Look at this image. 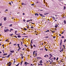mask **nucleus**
<instances>
[{"mask_svg":"<svg viewBox=\"0 0 66 66\" xmlns=\"http://www.w3.org/2000/svg\"><path fill=\"white\" fill-rule=\"evenodd\" d=\"M35 55H36V56H37V53H35Z\"/></svg>","mask_w":66,"mask_h":66,"instance_id":"23","label":"nucleus"},{"mask_svg":"<svg viewBox=\"0 0 66 66\" xmlns=\"http://www.w3.org/2000/svg\"><path fill=\"white\" fill-rule=\"evenodd\" d=\"M49 37L48 36H46L45 37V38H48Z\"/></svg>","mask_w":66,"mask_h":66,"instance_id":"38","label":"nucleus"},{"mask_svg":"<svg viewBox=\"0 0 66 66\" xmlns=\"http://www.w3.org/2000/svg\"><path fill=\"white\" fill-rule=\"evenodd\" d=\"M14 37H16V38H17V36H15Z\"/></svg>","mask_w":66,"mask_h":66,"instance_id":"58","label":"nucleus"},{"mask_svg":"<svg viewBox=\"0 0 66 66\" xmlns=\"http://www.w3.org/2000/svg\"><path fill=\"white\" fill-rule=\"evenodd\" d=\"M19 50H20V48L18 49V50L17 51L18 52L19 51Z\"/></svg>","mask_w":66,"mask_h":66,"instance_id":"26","label":"nucleus"},{"mask_svg":"<svg viewBox=\"0 0 66 66\" xmlns=\"http://www.w3.org/2000/svg\"><path fill=\"white\" fill-rule=\"evenodd\" d=\"M39 15H40V16H43V15H42V14H40L39 13Z\"/></svg>","mask_w":66,"mask_h":66,"instance_id":"36","label":"nucleus"},{"mask_svg":"<svg viewBox=\"0 0 66 66\" xmlns=\"http://www.w3.org/2000/svg\"><path fill=\"white\" fill-rule=\"evenodd\" d=\"M42 61H42V60H41L39 62V63H42Z\"/></svg>","mask_w":66,"mask_h":66,"instance_id":"15","label":"nucleus"},{"mask_svg":"<svg viewBox=\"0 0 66 66\" xmlns=\"http://www.w3.org/2000/svg\"><path fill=\"white\" fill-rule=\"evenodd\" d=\"M23 62V61H22V62H21L20 64L21 65H22V63Z\"/></svg>","mask_w":66,"mask_h":66,"instance_id":"22","label":"nucleus"},{"mask_svg":"<svg viewBox=\"0 0 66 66\" xmlns=\"http://www.w3.org/2000/svg\"><path fill=\"white\" fill-rule=\"evenodd\" d=\"M58 59H59V57H57L56 59V61H57V60H58Z\"/></svg>","mask_w":66,"mask_h":66,"instance_id":"27","label":"nucleus"},{"mask_svg":"<svg viewBox=\"0 0 66 66\" xmlns=\"http://www.w3.org/2000/svg\"><path fill=\"white\" fill-rule=\"evenodd\" d=\"M16 44H14V45H13L14 46H15V45H16Z\"/></svg>","mask_w":66,"mask_h":66,"instance_id":"57","label":"nucleus"},{"mask_svg":"<svg viewBox=\"0 0 66 66\" xmlns=\"http://www.w3.org/2000/svg\"><path fill=\"white\" fill-rule=\"evenodd\" d=\"M62 44V42H60V45H61V44Z\"/></svg>","mask_w":66,"mask_h":66,"instance_id":"21","label":"nucleus"},{"mask_svg":"<svg viewBox=\"0 0 66 66\" xmlns=\"http://www.w3.org/2000/svg\"><path fill=\"white\" fill-rule=\"evenodd\" d=\"M64 23L65 24H66V20H64L63 21Z\"/></svg>","mask_w":66,"mask_h":66,"instance_id":"10","label":"nucleus"},{"mask_svg":"<svg viewBox=\"0 0 66 66\" xmlns=\"http://www.w3.org/2000/svg\"><path fill=\"white\" fill-rule=\"evenodd\" d=\"M10 30H11V31H13V29H10Z\"/></svg>","mask_w":66,"mask_h":66,"instance_id":"42","label":"nucleus"},{"mask_svg":"<svg viewBox=\"0 0 66 66\" xmlns=\"http://www.w3.org/2000/svg\"><path fill=\"white\" fill-rule=\"evenodd\" d=\"M27 62H25V63H24V64H25V65H26V66H27Z\"/></svg>","mask_w":66,"mask_h":66,"instance_id":"11","label":"nucleus"},{"mask_svg":"<svg viewBox=\"0 0 66 66\" xmlns=\"http://www.w3.org/2000/svg\"><path fill=\"white\" fill-rule=\"evenodd\" d=\"M12 35H13V34H10L9 35L10 36H12Z\"/></svg>","mask_w":66,"mask_h":66,"instance_id":"20","label":"nucleus"},{"mask_svg":"<svg viewBox=\"0 0 66 66\" xmlns=\"http://www.w3.org/2000/svg\"><path fill=\"white\" fill-rule=\"evenodd\" d=\"M7 40H5V42H7Z\"/></svg>","mask_w":66,"mask_h":66,"instance_id":"63","label":"nucleus"},{"mask_svg":"<svg viewBox=\"0 0 66 66\" xmlns=\"http://www.w3.org/2000/svg\"><path fill=\"white\" fill-rule=\"evenodd\" d=\"M4 31L5 32H6L7 31H9V29H5L4 30Z\"/></svg>","mask_w":66,"mask_h":66,"instance_id":"1","label":"nucleus"},{"mask_svg":"<svg viewBox=\"0 0 66 66\" xmlns=\"http://www.w3.org/2000/svg\"><path fill=\"white\" fill-rule=\"evenodd\" d=\"M8 56H10V55H8Z\"/></svg>","mask_w":66,"mask_h":66,"instance_id":"64","label":"nucleus"},{"mask_svg":"<svg viewBox=\"0 0 66 66\" xmlns=\"http://www.w3.org/2000/svg\"><path fill=\"white\" fill-rule=\"evenodd\" d=\"M44 57H48V55L47 54L45 55Z\"/></svg>","mask_w":66,"mask_h":66,"instance_id":"2","label":"nucleus"},{"mask_svg":"<svg viewBox=\"0 0 66 66\" xmlns=\"http://www.w3.org/2000/svg\"><path fill=\"white\" fill-rule=\"evenodd\" d=\"M27 37V36H23V37Z\"/></svg>","mask_w":66,"mask_h":66,"instance_id":"45","label":"nucleus"},{"mask_svg":"<svg viewBox=\"0 0 66 66\" xmlns=\"http://www.w3.org/2000/svg\"><path fill=\"white\" fill-rule=\"evenodd\" d=\"M34 4H32L31 5L33 6V5H34Z\"/></svg>","mask_w":66,"mask_h":66,"instance_id":"41","label":"nucleus"},{"mask_svg":"<svg viewBox=\"0 0 66 66\" xmlns=\"http://www.w3.org/2000/svg\"><path fill=\"white\" fill-rule=\"evenodd\" d=\"M53 59H54V60H55V59H56L55 57H54V58H53Z\"/></svg>","mask_w":66,"mask_h":66,"instance_id":"34","label":"nucleus"},{"mask_svg":"<svg viewBox=\"0 0 66 66\" xmlns=\"http://www.w3.org/2000/svg\"><path fill=\"white\" fill-rule=\"evenodd\" d=\"M33 39H32L31 40V44H33V43L32 42L33 41Z\"/></svg>","mask_w":66,"mask_h":66,"instance_id":"14","label":"nucleus"},{"mask_svg":"<svg viewBox=\"0 0 66 66\" xmlns=\"http://www.w3.org/2000/svg\"><path fill=\"white\" fill-rule=\"evenodd\" d=\"M31 48H33V46H31Z\"/></svg>","mask_w":66,"mask_h":66,"instance_id":"61","label":"nucleus"},{"mask_svg":"<svg viewBox=\"0 0 66 66\" xmlns=\"http://www.w3.org/2000/svg\"><path fill=\"white\" fill-rule=\"evenodd\" d=\"M4 21H6L7 20V19L6 18V17H5L3 18Z\"/></svg>","mask_w":66,"mask_h":66,"instance_id":"4","label":"nucleus"},{"mask_svg":"<svg viewBox=\"0 0 66 66\" xmlns=\"http://www.w3.org/2000/svg\"><path fill=\"white\" fill-rule=\"evenodd\" d=\"M53 38H55V36H53Z\"/></svg>","mask_w":66,"mask_h":66,"instance_id":"51","label":"nucleus"},{"mask_svg":"<svg viewBox=\"0 0 66 66\" xmlns=\"http://www.w3.org/2000/svg\"><path fill=\"white\" fill-rule=\"evenodd\" d=\"M11 26H12V24H10L9 25V27H11Z\"/></svg>","mask_w":66,"mask_h":66,"instance_id":"28","label":"nucleus"},{"mask_svg":"<svg viewBox=\"0 0 66 66\" xmlns=\"http://www.w3.org/2000/svg\"><path fill=\"white\" fill-rule=\"evenodd\" d=\"M65 9H66V7L65 6H64V10Z\"/></svg>","mask_w":66,"mask_h":66,"instance_id":"29","label":"nucleus"},{"mask_svg":"<svg viewBox=\"0 0 66 66\" xmlns=\"http://www.w3.org/2000/svg\"><path fill=\"white\" fill-rule=\"evenodd\" d=\"M20 56H21V57H22L23 56L22 54H21L20 55Z\"/></svg>","mask_w":66,"mask_h":66,"instance_id":"25","label":"nucleus"},{"mask_svg":"<svg viewBox=\"0 0 66 66\" xmlns=\"http://www.w3.org/2000/svg\"><path fill=\"white\" fill-rule=\"evenodd\" d=\"M38 15H39V14H37V13H35V15L36 16H38Z\"/></svg>","mask_w":66,"mask_h":66,"instance_id":"6","label":"nucleus"},{"mask_svg":"<svg viewBox=\"0 0 66 66\" xmlns=\"http://www.w3.org/2000/svg\"><path fill=\"white\" fill-rule=\"evenodd\" d=\"M38 64L39 66V65H40V66H42V65H43V64L41 63L39 64V63H38Z\"/></svg>","mask_w":66,"mask_h":66,"instance_id":"5","label":"nucleus"},{"mask_svg":"<svg viewBox=\"0 0 66 66\" xmlns=\"http://www.w3.org/2000/svg\"><path fill=\"white\" fill-rule=\"evenodd\" d=\"M30 21V20H27V21H26L27 22H29V21Z\"/></svg>","mask_w":66,"mask_h":66,"instance_id":"18","label":"nucleus"},{"mask_svg":"<svg viewBox=\"0 0 66 66\" xmlns=\"http://www.w3.org/2000/svg\"><path fill=\"white\" fill-rule=\"evenodd\" d=\"M11 64H9L8 66H11Z\"/></svg>","mask_w":66,"mask_h":66,"instance_id":"47","label":"nucleus"},{"mask_svg":"<svg viewBox=\"0 0 66 66\" xmlns=\"http://www.w3.org/2000/svg\"><path fill=\"white\" fill-rule=\"evenodd\" d=\"M17 37H18L19 38V37H21V36L20 35H18Z\"/></svg>","mask_w":66,"mask_h":66,"instance_id":"17","label":"nucleus"},{"mask_svg":"<svg viewBox=\"0 0 66 66\" xmlns=\"http://www.w3.org/2000/svg\"><path fill=\"white\" fill-rule=\"evenodd\" d=\"M61 38H64V36H62L61 37Z\"/></svg>","mask_w":66,"mask_h":66,"instance_id":"19","label":"nucleus"},{"mask_svg":"<svg viewBox=\"0 0 66 66\" xmlns=\"http://www.w3.org/2000/svg\"><path fill=\"white\" fill-rule=\"evenodd\" d=\"M18 46H19V44H17Z\"/></svg>","mask_w":66,"mask_h":66,"instance_id":"49","label":"nucleus"},{"mask_svg":"<svg viewBox=\"0 0 66 66\" xmlns=\"http://www.w3.org/2000/svg\"><path fill=\"white\" fill-rule=\"evenodd\" d=\"M24 46H25V47H27V46L26 44L24 45Z\"/></svg>","mask_w":66,"mask_h":66,"instance_id":"52","label":"nucleus"},{"mask_svg":"<svg viewBox=\"0 0 66 66\" xmlns=\"http://www.w3.org/2000/svg\"><path fill=\"white\" fill-rule=\"evenodd\" d=\"M24 3H22V4H21L22 5H23L24 4Z\"/></svg>","mask_w":66,"mask_h":66,"instance_id":"24","label":"nucleus"},{"mask_svg":"<svg viewBox=\"0 0 66 66\" xmlns=\"http://www.w3.org/2000/svg\"><path fill=\"white\" fill-rule=\"evenodd\" d=\"M36 3H38V2L37 1L36 2Z\"/></svg>","mask_w":66,"mask_h":66,"instance_id":"53","label":"nucleus"},{"mask_svg":"<svg viewBox=\"0 0 66 66\" xmlns=\"http://www.w3.org/2000/svg\"><path fill=\"white\" fill-rule=\"evenodd\" d=\"M50 60H53V58H52V59H50Z\"/></svg>","mask_w":66,"mask_h":66,"instance_id":"60","label":"nucleus"},{"mask_svg":"<svg viewBox=\"0 0 66 66\" xmlns=\"http://www.w3.org/2000/svg\"><path fill=\"white\" fill-rule=\"evenodd\" d=\"M33 46L34 47H36V46H35V45L33 44Z\"/></svg>","mask_w":66,"mask_h":66,"instance_id":"33","label":"nucleus"},{"mask_svg":"<svg viewBox=\"0 0 66 66\" xmlns=\"http://www.w3.org/2000/svg\"><path fill=\"white\" fill-rule=\"evenodd\" d=\"M17 31H15V34L16 35H19V34H16V33H17Z\"/></svg>","mask_w":66,"mask_h":66,"instance_id":"3","label":"nucleus"},{"mask_svg":"<svg viewBox=\"0 0 66 66\" xmlns=\"http://www.w3.org/2000/svg\"><path fill=\"white\" fill-rule=\"evenodd\" d=\"M24 29L25 31H26V30H27V29L26 28H24Z\"/></svg>","mask_w":66,"mask_h":66,"instance_id":"30","label":"nucleus"},{"mask_svg":"<svg viewBox=\"0 0 66 66\" xmlns=\"http://www.w3.org/2000/svg\"><path fill=\"white\" fill-rule=\"evenodd\" d=\"M66 42V39H64V43H65Z\"/></svg>","mask_w":66,"mask_h":66,"instance_id":"46","label":"nucleus"},{"mask_svg":"<svg viewBox=\"0 0 66 66\" xmlns=\"http://www.w3.org/2000/svg\"><path fill=\"white\" fill-rule=\"evenodd\" d=\"M11 62H9V64H11Z\"/></svg>","mask_w":66,"mask_h":66,"instance_id":"55","label":"nucleus"},{"mask_svg":"<svg viewBox=\"0 0 66 66\" xmlns=\"http://www.w3.org/2000/svg\"><path fill=\"white\" fill-rule=\"evenodd\" d=\"M35 52H36V51H35L34 52H33V53H35Z\"/></svg>","mask_w":66,"mask_h":66,"instance_id":"56","label":"nucleus"},{"mask_svg":"<svg viewBox=\"0 0 66 66\" xmlns=\"http://www.w3.org/2000/svg\"><path fill=\"white\" fill-rule=\"evenodd\" d=\"M7 55V54L5 53V54H3V56H4V55Z\"/></svg>","mask_w":66,"mask_h":66,"instance_id":"8","label":"nucleus"},{"mask_svg":"<svg viewBox=\"0 0 66 66\" xmlns=\"http://www.w3.org/2000/svg\"><path fill=\"white\" fill-rule=\"evenodd\" d=\"M2 23H0V26H2Z\"/></svg>","mask_w":66,"mask_h":66,"instance_id":"32","label":"nucleus"},{"mask_svg":"<svg viewBox=\"0 0 66 66\" xmlns=\"http://www.w3.org/2000/svg\"><path fill=\"white\" fill-rule=\"evenodd\" d=\"M51 57H49V59H51Z\"/></svg>","mask_w":66,"mask_h":66,"instance_id":"39","label":"nucleus"},{"mask_svg":"<svg viewBox=\"0 0 66 66\" xmlns=\"http://www.w3.org/2000/svg\"><path fill=\"white\" fill-rule=\"evenodd\" d=\"M60 51H63V48L62 50H61Z\"/></svg>","mask_w":66,"mask_h":66,"instance_id":"43","label":"nucleus"},{"mask_svg":"<svg viewBox=\"0 0 66 66\" xmlns=\"http://www.w3.org/2000/svg\"><path fill=\"white\" fill-rule=\"evenodd\" d=\"M49 32V30H48L45 31V32Z\"/></svg>","mask_w":66,"mask_h":66,"instance_id":"16","label":"nucleus"},{"mask_svg":"<svg viewBox=\"0 0 66 66\" xmlns=\"http://www.w3.org/2000/svg\"><path fill=\"white\" fill-rule=\"evenodd\" d=\"M24 14H24V13H23V15H24Z\"/></svg>","mask_w":66,"mask_h":66,"instance_id":"50","label":"nucleus"},{"mask_svg":"<svg viewBox=\"0 0 66 66\" xmlns=\"http://www.w3.org/2000/svg\"><path fill=\"white\" fill-rule=\"evenodd\" d=\"M52 17V18H54L53 19H55V18L53 16Z\"/></svg>","mask_w":66,"mask_h":66,"instance_id":"54","label":"nucleus"},{"mask_svg":"<svg viewBox=\"0 0 66 66\" xmlns=\"http://www.w3.org/2000/svg\"><path fill=\"white\" fill-rule=\"evenodd\" d=\"M23 20L24 21V22H25V21H26V20H25V19H24Z\"/></svg>","mask_w":66,"mask_h":66,"instance_id":"44","label":"nucleus"},{"mask_svg":"<svg viewBox=\"0 0 66 66\" xmlns=\"http://www.w3.org/2000/svg\"><path fill=\"white\" fill-rule=\"evenodd\" d=\"M45 49L46 50V51H47V49H46V48H45Z\"/></svg>","mask_w":66,"mask_h":66,"instance_id":"31","label":"nucleus"},{"mask_svg":"<svg viewBox=\"0 0 66 66\" xmlns=\"http://www.w3.org/2000/svg\"><path fill=\"white\" fill-rule=\"evenodd\" d=\"M31 29H33V27L31 26Z\"/></svg>","mask_w":66,"mask_h":66,"instance_id":"35","label":"nucleus"},{"mask_svg":"<svg viewBox=\"0 0 66 66\" xmlns=\"http://www.w3.org/2000/svg\"><path fill=\"white\" fill-rule=\"evenodd\" d=\"M57 24L56 25H55V28H57Z\"/></svg>","mask_w":66,"mask_h":66,"instance_id":"9","label":"nucleus"},{"mask_svg":"<svg viewBox=\"0 0 66 66\" xmlns=\"http://www.w3.org/2000/svg\"><path fill=\"white\" fill-rule=\"evenodd\" d=\"M52 64H54V65H56V63H55V62H52Z\"/></svg>","mask_w":66,"mask_h":66,"instance_id":"13","label":"nucleus"},{"mask_svg":"<svg viewBox=\"0 0 66 66\" xmlns=\"http://www.w3.org/2000/svg\"><path fill=\"white\" fill-rule=\"evenodd\" d=\"M8 11V10L7 9H6L5 10L6 11Z\"/></svg>","mask_w":66,"mask_h":66,"instance_id":"59","label":"nucleus"},{"mask_svg":"<svg viewBox=\"0 0 66 66\" xmlns=\"http://www.w3.org/2000/svg\"><path fill=\"white\" fill-rule=\"evenodd\" d=\"M50 57H52V55L51 54H50Z\"/></svg>","mask_w":66,"mask_h":66,"instance_id":"12","label":"nucleus"},{"mask_svg":"<svg viewBox=\"0 0 66 66\" xmlns=\"http://www.w3.org/2000/svg\"><path fill=\"white\" fill-rule=\"evenodd\" d=\"M19 66V64H18L17 65H16L15 66Z\"/></svg>","mask_w":66,"mask_h":66,"instance_id":"37","label":"nucleus"},{"mask_svg":"<svg viewBox=\"0 0 66 66\" xmlns=\"http://www.w3.org/2000/svg\"><path fill=\"white\" fill-rule=\"evenodd\" d=\"M30 21H32V20L31 19L30 20Z\"/></svg>","mask_w":66,"mask_h":66,"instance_id":"62","label":"nucleus"},{"mask_svg":"<svg viewBox=\"0 0 66 66\" xmlns=\"http://www.w3.org/2000/svg\"><path fill=\"white\" fill-rule=\"evenodd\" d=\"M10 51L11 53H14V51Z\"/></svg>","mask_w":66,"mask_h":66,"instance_id":"7","label":"nucleus"},{"mask_svg":"<svg viewBox=\"0 0 66 66\" xmlns=\"http://www.w3.org/2000/svg\"><path fill=\"white\" fill-rule=\"evenodd\" d=\"M37 59H40V57H37Z\"/></svg>","mask_w":66,"mask_h":66,"instance_id":"40","label":"nucleus"},{"mask_svg":"<svg viewBox=\"0 0 66 66\" xmlns=\"http://www.w3.org/2000/svg\"><path fill=\"white\" fill-rule=\"evenodd\" d=\"M62 46H63L64 48H65V45H63Z\"/></svg>","mask_w":66,"mask_h":66,"instance_id":"48","label":"nucleus"}]
</instances>
